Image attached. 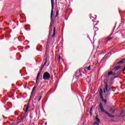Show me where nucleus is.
I'll return each mask as SVG.
<instances>
[{"mask_svg": "<svg viewBox=\"0 0 125 125\" xmlns=\"http://www.w3.org/2000/svg\"><path fill=\"white\" fill-rule=\"evenodd\" d=\"M52 9L51 11V22L50 24V31L52 30V26L53 25V20H52V17L53 16V9L54 8V0H51Z\"/></svg>", "mask_w": 125, "mask_h": 125, "instance_id": "1", "label": "nucleus"}, {"mask_svg": "<svg viewBox=\"0 0 125 125\" xmlns=\"http://www.w3.org/2000/svg\"><path fill=\"white\" fill-rule=\"evenodd\" d=\"M99 106H100V109L101 111H102V112L105 113L106 115H107V116H108L109 117H110V118H115V116L106 111L105 109H104V107L103 106V104H102L100 103Z\"/></svg>", "mask_w": 125, "mask_h": 125, "instance_id": "2", "label": "nucleus"}, {"mask_svg": "<svg viewBox=\"0 0 125 125\" xmlns=\"http://www.w3.org/2000/svg\"><path fill=\"white\" fill-rule=\"evenodd\" d=\"M25 106L26 107L24 113H21V121L24 120V119H25L26 117H27V115H28V111L29 110V108H30V105H29V103L27 104V105Z\"/></svg>", "mask_w": 125, "mask_h": 125, "instance_id": "3", "label": "nucleus"}, {"mask_svg": "<svg viewBox=\"0 0 125 125\" xmlns=\"http://www.w3.org/2000/svg\"><path fill=\"white\" fill-rule=\"evenodd\" d=\"M100 97L103 102H104V104H107V100H105L103 97V89L101 88L100 89Z\"/></svg>", "mask_w": 125, "mask_h": 125, "instance_id": "4", "label": "nucleus"}, {"mask_svg": "<svg viewBox=\"0 0 125 125\" xmlns=\"http://www.w3.org/2000/svg\"><path fill=\"white\" fill-rule=\"evenodd\" d=\"M43 79L45 81H49V79H50V74L48 72H45L43 74Z\"/></svg>", "mask_w": 125, "mask_h": 125, "instance_id": "5", "label": "nucleus"}, {"mask_svg": "<svg viewBox=\"0 0 125 125\" xmlns=\"http://www.w3.org/2000/svg\"><path fill=\"white\" fill-rule=\"evenodd\" d=\"M44 61L45 62H44L43 64L41 67V69L40 70V71L38 73V75L37 76V81H38V78H39V76H40V75H41V71H42V69H43V67H44V66H45V65L46 64V63H47V59H45Z\"/></svg>", "mask_w": 125, "mask_h": 125, "instance_id": "6", "label": "nucleus"}, {"mask_svg": "<svg viewBox=\"0 0 125 125\" xmlns=\"http://www.w3.org/2000/svg\"><path fill=\"white\" fill-rule=\"evenodd\" d=\"M106 76H111L113 75H115V73L113 72V71H110L107 73L106 74Z\"/></svg>", "mask_w": 125, "mask_h": 125, "instance_id": "7", "label": "nucleus"}, {"mask_svg": "<svg viewBox=\"0 0 125 125\" xmlns=\"http://www.w3.org/2000/svg\"><path fill=\"white\" fill-rule=\"evenodd\" d=\"M109 112H110V113H112V114H114V113H115V112H116V109H114L113 110V108H111L109 109Z\"/></svg>", "mask_w": 125, "mask_h": 125, "instance_id": "8", "label": "nucleus"}, {"mask_svg": "<svg viewBox=\"0 0 125 125\" xmlns=\"http://www.w3.org/2000/svg\"><path fill=\"white\" fill-rule=\"evenodd\" d=\"M104 89H105L106 91H109V90H108V84H105V88H104Z\"/></svg>", "mask_w": 125, "mask_h": 125, "instance_id": "9", "label": "nucleus"}, {"mask_svg": "<svg viewBox=\"0 0 125 125\" xmlns=\"http://www.w3.org/2000/svg\"><path fill=\"white\" fill-rule=\"evenodd\" d=\"M96 120L98 123H100V119H99V118L98 117V115L96 116Z\"/></svg>", "mask_w": 125, "mask_h": 125, "instance_id": "10", "label": "nucleus"}, {"mask_svg": "<svg viewBox=\"0 0 125 125\" xmlns=\"http://www.w3.org/2000/svg\"><path fill=\"white\" fill-rule=\"evenodd\" d=\"M124 61H125V59H122L121 61L117 62V64H122V63H124Z\"/></svg>", "mask_w": 125, "mask_h": 125, "instance_id": "11", "label": "nucleus"}, {"mask_svg": "<svg viewBox=\"0 0 125 125\" xmlns=\"http://www.w3.org/2000/svg\"><path fill=\"white\" fill-rule=\"evenodd\" d=\"M121 68V66L119 65L117 66V67H114V69L116 71L117 70H119Z\"/></svg>", "mask_w": 125, "mask_h": 125, "instance_id": "12", "label": "nucleus"}, {"mask_svg": "<svg viewBox=\"0 0 125 125\" xmlns=\"http://www.w3.org/2000/svg\"><path fill=\"white\" fill-rule=\"evenodd\" d=\"M58 14H59V10H57L55 17H57V16H58Z\"/></svg>", "mask_w": 125, "mask_h": 125, "instance_id": "13", "label": "nucleus"}, {"mask_svg": "<svg viewBox=\"0 0 125 125\" xmlns=\"http://www.w3.org/2000/svg\"><path fill=\"white\" fill-rule=\"evenodd\" d=\"M52 38H54L55 37V27L54 29V33L52 36Z\"/></svg>", "mask_w": 125, "mask_h": 125, "instance_id": "14", "label": "nucleus"}, {"mask_svg": "<svg viewBox=\"0 0 125 125\" xmlns=\"http://www.w3.org/2000/svg\"><path fill=\"white\" fill-rule=\"evenodd\" d=\"M91 67V65H90L88 67H86V69H87L88 71H89L90 70Z\"/></svg>", "mask_w": 125, "mask_h": 125, "instance_id": "15", "label": "nucleus"}, {"mask_svg": "<svg viewBox=\"0 0 125 125\" xmlns=\"http://www.w3.org/2000/svg\"><path fill=\"white\" fill-rule=\"evenodd\" d=\"M35 90H36V86H35L33 89H32V92H34V91H35Z\"/></svg>", "mask_w": 125, "mask_h": 125, "instance_id": "16", "label": "nucleus"}, {"mask_svg": "<svg viewBox=\"0 0 125 125\" xmlns=\"http://www.w3.org/2000/svg\"><path fill=\"white\" fill-rule=\"evenodd\" d=\"M112 39V37H108L107 38V41H110Z\"/></svg>", "mask_w": 125, "mask_h": 125, "instance_id": "17", "label": "nucleus"}, {"mask_svg": "<svg viewBox=\"0 0 125 125\" xmlns=\"http://www.w3.org/2000/svg\"><path fill=\"white\" fill-rule=\"evenodd\" d=\"M15 115L16 116H18V111H16L15 112Z\"/></svg>", "mask_w": 125, "mask_h": 125, "instance_id": "18", "label": "nucleus"}, {"mask_svg": "<svg viewBox=\"0 0 125 125\" xmlns=\"http://www.w3.org/2000/svg\"><path fill=\"white\" fill-rule=\"evenodd\" d=\"M94 125H99V123H97V122H95L94 123Z\"/></svg>", "mask_w": 125, "mask_h": 125, "instance_id": "19", "label": "nucleus"}, {"mask_svg": "<svg viewBox=\"0 0 125 125\" xmlns=\"http://www.w3.org/2000/svg\"><path fill=\"white\" fill-rule=\"evenodd\" d=\"M61 59V56H59L58 58V61H60V60Z\"/></svg>", "mask_w": 125, "mask_h": 125, "instance_id": "20", "label": "nucleus"}, {"mask_svg": "<svg viewBox=\"0 0 125 125\" xmlns=\"http://www.w3.org/2000/svg\"><path fill=\"white\" fill-rule=\"evenodd\" d=\"M41 99H42V96H41L40 98L38 99V101H41Z\"/></svg>", "mask_w": 125, "mask_h": 125, "instance_id": "21", "label": "nucleus"}, {"mask_svg": "<svg viewBox=\"0 0 125 125\" xmlns=\"http://www.w3.org/2000/svg\"><path fill=\"white\" fill-rule=\"evenodd\" d=\"M124 113H125V111L124 110H122L121 111V114H124Z\"/></svg>", "mask_w": 125, "mask_h": 125, "instance_id": "22", "label": "nucleus"}, {"mask_svg": "<svg viewBox=\"0 0 125 125\" xmlns=\"http://www.w3.org/2000/svg\"><path fill=\"white\" fill-rule=\"evenodd\" d=\"M104 93H106V90L104 89Z\"/></svg>", "mask_w": 125, "mask_h": 125, "instance_id": "23", "label": "nucleus"}, {"mask_svg": "<svg viewBox=\"0 0 125 125\" xmlns=\"http://www.w3.org/2000/svg\"><path fill=\"white\" fill-rule=\"evenodd\" d=\"M125 68H124V69H123L122 70V72H125Z\"/></svg>", "mask_w": 125, "mask_h": 125, "instance_id": "24", "label": "nucleus"}, {"mask_svg": "<svg viewBox=\"0 0 125 125\" xmlns=\"http://www.w3.org/2000/svg\"><path fill=\"white\" fill-rule=\"evenodd\" d=\"M47 125V123L46 122V123H45V125Z\"/></svg>", "mask_w": 125, "mask_h": 125, "instance_id": "25", "label": "nucleus"}, {"mask_svg": "<svg viewBox=\"0 0 125 125\" xmlns=\"http://www.w3.org/2000/svg\"><path fill=\"white\" fill-rule=\"evenodd\" d=\"M117 77H114V79H116Z\"/></svg>", "mask_w": 125, "mask_h": 125, "instance_id": "26", "label": "nucleus"}, {"mask_svg": "<svg viewBox=\"0 0 125 125\" xmlns=\"http://www.w3.org/2000/svg\"><path fill=\"white\" fill-rule=\"evenodd\" d=\"M37 50H39V49L37 48Z\"/></svg>", "mask_w": 125, "mask_h": 125, "instance_id": "27", "label": "nucleus"}, {"mask_svg": "<svg viewBox=\"0 0 125 125\" xmlns=\"http://www.w3.org/2000/svg\"><path fill=\"white\" fill-rule=\"evenodd\" d=\"M90 112H91V109H90Z\"/></svg>", "mask_w": 125, "mask_h": 125, "instance_id": "28", "label": "nucleus"}, {"mask_svg": "<svg viewBox=\"0 0 125 125\" xmlns=\"http://www.w3.org/2000/svg\"><path fill=\"white\" fill-rule=\"evenodd\" d=\"M124 68L125 69V67H124Z\"/></svg>", "mask_w": 125, "mask_h": 125, "instance_id": "29", "label": "nucleus"}]
</instances>
